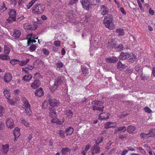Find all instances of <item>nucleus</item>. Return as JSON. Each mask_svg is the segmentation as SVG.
Segmentation results:
<instances>
[{
    "label": "nucleus",
    "mask_w": 155,
    "mask_h": 155,
    "mask_svg": "<svg viewBox=\"0 0 155 155\" xmlns=\"http://www.w3.org/2000/svg\"><path fill=\"white\" fill-rule=\"evenodd\" d=\"M93 104V110L100 111H103L104 107L103 106V102L98 100L93 101L91 103Z\"/></svg>",
    "instance_id": "nucleus-1"
},
{
    "label": "nucleus",
    "mask_w": 155,
    "mask_h": 155,
    "mask_svg": "<svg viewBox=\"0 0 155 155\" xmlns=\"http://www.w3.org/2000/svg\"><path fill=\"white\" fill-rule=\"evenodd\" d=\"M9 16L8 18L6 19V21L8 23H12L16 21V12L14 9H12L9 12Z\"/></svg>",
    "instance_id": "nucleus-2"
},
{
    "label": "nucleus",
    "mask_w": 155,
    "mask_h": 155,
    "mask_svg": "<svg viewBox=\"0 0 155 155\" xmlns=\"http://www.w3.org/2000/svg\"><path fill=\"white\" fill-rule=\"evenodd\" d=\"M44 9V6L40 4H37L33 7L32 11L35 14H41L43 13Z\"/></svg>",
    "instance_id": "nucleus-3"
},
{
    "label": "nucleus",
    "mask_w": 155,
    "mask_h": 155,
    "mask_svg": "<svg viewBox=\"0 0 155 155\" xmlns=\"http://www.w3.org/2000/svg\"><path fill=\"white\" fill-rule=\"evenodd\" d=\"M63 79V77H58L55 79L54 85L50 88L51 91H54L58 88V86L62 83Z\"/></svg>",
    "instance_id": "nucleus-4"
},
{
    "label": "nucleus",
    "mask_w": 155,
    "mask_h": 155,
    "mask_svg": "<svg viewBox=\"0 0 155 155\" xmlns=\"http://www.w3.org/2000/svg\"><path fill=\"white\" fill-rule=\"evenodd\" d=\"M81 2L83 8L87 10H89L91 6L93 5L90 0H81Z\"/></svg>",
    "instance_id": "nucleus-5"
},
{
    "label": "nucleus",
    "mask_w": 155,
    "mask_h": 155,
    "mask_svg": "<svg viewBox=\"0 0 155 155\" xmlns=\"http://www.w3.org/2000/svg\"><path fill=\"white\" fill-rule=\"evenodd\" d=\"M48 110L49 111V116L52 118L53 119L51 120V122L53 123H56L57 122V120L54 121V118H55L56 116V114L55 111L53 107H49L48 108Z\"/></svg>",
    "instance_id": "nucleus-6"
},
{
    "label": "nucleus",
    "mask_w": 155,
    "mask_h": 155,
    "mask_svg": "<svg viewBox=\"0 0 155 155\" xmlns=\"http://www.w3.org/2000/svg\"><path fill=\"white\" fill-rule=\"evenodd\" d=\"M22 108L25 109L27 115L29 116L31 115L32 111L30 110V105L29 102L22 104Z\"/></svg>",
    "instance_id": "nucleus-7"
},
{
    "label": "nucleus",
    "mask_w": 155,
    "mask_h": 155,
    "mask_svg": "<svg viewBox=\"0 0 155 155\" xmlns=\"http://www.w3.org/2000/svg\"><path fill=\"white\" fill-rule=\"evenodd\" d=\"M48 103L50 106L52 107L58 106L59 105V102L55 98H51L49 99Z\"/></svg>",
    "instance_id": "nucleus-8"
},
{
    "label": "nucleus",
    "mask_w": 155,
    "mask_h": 155,
    "mask_svg": "<svg viewBox=\"0 0 155 155\" xmlns=\"http://www.w3.org/2000/svg\"><path fill=\"white\" fill-rule=\"evenodd\" d=\"M100 151V147L97 144H94L91 148V152L93 155H94L95 154L99 153Z\"/></svg>",
    "instance_id": "nucleus-9"
},
{
    "label": "nucleus",
    "mask_w": 155,
    "mask_h": 155,
    "mask_svg": "<svg viewBox=\"0 0 155 155\" xmlns=\"http://www.w3.org/2000/svg\"><path fill=\"white\" fill-rule=\"evenodd\" d=\"M110 115L108 113H101L99 115V119L101 120H107L109 118Z\"/></svg>",
    "instance_id": "nucleus-10"
},
{
    "label": "nucleus",
    "mask_w": 155,
    "mask_h": 155,
    "mask_svg": "<svg viewBox=\"0 0 155 155\" xmlns=\"http://www.w3.org/2000/svg\"><path fill=\"white\" fill-rule=\"evenodd\" d=\"M116 45V41L113 38H112L108 41L107 44L108 47L109 48H115Z\"/></svg>",
    "instance_id": "nucleus-11"
},
{
    "label": "nucleus",
    "mask_w": 155,
    "mask_h": 155,
    "mask_svg": "<svg viewBox=\"0 0 155 155\" xmlns=\"http://www.w3.org/2000/svg\"><path fill=\"white\" fill-rule=\"evenodd\" d=\"M105 60L107 63H115L117 62L118 58L115 56H112L108 58H105Z\"/></svg>",
    "instance_id": "nucleus-12"
},
{
    "label": "nucleus",
    "mask_w": 155,
    "mask_h": 155,
    "mask_svg": "<svg viewBox=\"0 0 155 155\" xmlns=\"http://www.w3.org/2000/svg\"><path fill=\"white\" fill-rule=\"evenodd\" d=\"M6 124V126L8 128L12 129L14 127L13 121L12 118H8L7 120Z\"/></svg>",
    "instance_id": "nucleus-13"
},
{
    "label": "nucleus",
    "mask_w": 155,
    "mask_h": 155,
    "mask_svg": "<svg viewBox=\"0 0 155 155\" xmlns=\"http://www.w3.org/2000/svg\"><path fill=\"white\" fill-rule=\"evenodd\" d=\"M117 125L116 123H112L111 122H108L106 123L104 125V128L107 129L109 128L115 127Z\"/></svg>",
    "instance_id": "nucleus-14"
},
{
    "label": "nucleus",
    "mask_w": 155,
    "mask_h": 155,
    "mask_svg": "<svg viewBox=\"0 0 155 155\" xmlns=\"http://www.w3.org/2000/svg\"><path fill=\"white\" fill-rule=\"evenodd\" d=\"M113 20V16L112 15L108 14L105 17L103 22L104 23H108L111 22Z\"/></svg>",
    "instance_id": "nucleus-15"
},
{
    "label": "nucleus",
    "mask_w": 155,
    "mask_h": 155,
    "mask_svg": "<svg viewBox=\"0 0 155 155\" xmlns=\"http://www.w3.org/2000/svg\"><path fill=\"white\" fill-rule=\"evenodd\" d=\"M21 35V33L19 30L15 29L14 30L12 36L15 39H17L20 37Z\"/></svg>",
    "instance_id": "nucleus-16"
},
{
    "label": "nucleus",
    "mask_w": 155,
    "mask_h": 155,
    "mask_svg": "<svg viewBox=\"0 0 155 155\" xmlns=\"http://www.w3.org/2000/svg\"><path fill=\"white\" fill-rule=\"evenodd\" d=\"M136 130V127L132 125L129 126L127 129V131L130 134L135 133Z\"/></svg>",
    "instance_id": "nucleus-17"
},
{
    "label": "nucleus",
    "mask_w": 155,
    "mask_h": 155,
    "mask_svg": "<svg viewBox=\"0 0 155 155\" xmlns=\"http://www.w3.org/2000/svg\"><path fill=\"white\" fill-rule=\"evenodd\" d=\"M101 11H102L101 14L102 15H105L107 14L109 12V9L105 7L104 5H102L101 6Z\"/></svg>",
    "instance_id": "nucleus-18"
},
{
    "label": "nucleus",
    "mask_w": 155,
    "mask_h": 155,
    "mask_svg": "<svg viewBox=\"0 0 155 155\" xmlns=\"http://www.w3.org/2000/svg\"><path fill=\"white\" fill-rule=\"evenodd\" d=\"M129 54L121 52L120 55L119 56V58L120 60H124L128 58Z\"/></svg>",
    "instance_id": "nucleus-19"
},
{
    "label": "nucleus",
    "mask_w": 155,
    "mask_h": 155,
    "mask_svg": "<svg viewBox=\"0 0 155 155\" xmlns=\"http://www.w3.org/2000/svg\"><path fill=\"white\" fill-rule=\"evenodd\" d=\"M20 129L18 127H15L13 131V134L15 138H18L20 135Z\"/></svg>",
    "instance_id": "nucleus-20"
},
{
    "label": "nucleus",
    "mask_w": 155,
    "mask_h": 155,
    "mask_svg": "<svg viewBox=\"0 0 155 155\" xmlns=\"http://www.w3.org/2000/svg\"><path fill=\"white\" fill-rule=\"evenodd\" d=\"M35 94L36 96L38 97H41L43 94V92L42 89L40 87V88L37 89L35 92Z\"/></svg>",
    "instance_id": "nucleus-21"
},
{
    "label": "nucleus",
    "mask_w": 155,
    "mask_h": 155,
    "mask_svg": "<svg viewBox=\"0 0 155 155\" xmlns=\"http://www.w3.org/2000/svg\"><path fill=\"white\" fill-rule=\"evenodd\" d=\"M12 75L11 74L9 73H6L5 76L4 80L5 82L8 83L12 79Z\"/></svg>",
    "instance_id": "nucleus-22"
},
{
    "label": "nucleus",
    "mask_w": 155,
    "mask_h": 155,
    "mask_svg": "<svg viewBox=\"0 0 155 155\" xmlns=\"http://www.w3.org/2000/svg\"><path fill=\"white\" fill-rule=\"evenodd\" d=\"M127 129L126 127L124 126L117 127L115 130L114 133V134H117L118 131H120L121 132H124L126 131Z\"/></svg>",
    "instance_id": "nucleus-23"
},
{
    "label": "nucleus",
    "mask_w": 155,
    "mask_h": 155,
    "mask_svg": "<svg viewBox=\"0 0 155 155\" xmlns=\"http://www.w3.org/2000/svg\"><path fill=\"white\" fill-rule=\"evenodd\" d=\"M39 85V81L38 80H35L31 83V86L33 88L35 89L38 87Z\"/></svg>",
    "instance_id": "nucleus-24"
},
{
    "label": "nucleus",
    "mask_w": 155,
    "mask_h": 155,
    "mask_svg": "<svg viewBox=\"0 0 155 155\" xmlns=\"http://www.w3.org/2000/svg\"><path fill=\"white\" fill-rule=\"evenodd\" d=\"M8 100V103L10 105L13 106L15 105L17 101L18 100V98L16 99L15 98H13L12 99H10L9 98L7 99Z\"/></svg>",
    "instance_id": "nucleus-25"
},
{
    "label": "nucleus",
    "mask_w": 155,
    "mask_h": 155,
    "mask_svg": "<svg viewBox=\"0 0 155 155\" xmlns=\"http://www.w3.org/2000/svg\"><path fill=\"white\" fill-rule=\"evenodd\" d=\"M73 128L70 127L67 128L65 130V132L66 133L67 135H71L73 133Z\"/></svg>",
    "instance_id": "nucleus-26"
},
{
    "label": "nucleus",
    "mask_w": 155,
    "mask_h": 155,
    "mask_svg": "<svg viewBox=\"0 0 155 155\" xmlns=\"http://www.w3.org/2000/svg\"><path fill=\"white\" fill-rule=\"evenodd\" d=\"M3 91L4 95L5 97L7 99L10 97V90L8 89H4Z\"/></svg>",
    "instance_id": "nucleus-27"
},
{
    "label": "nucleus",
    "mask_w": 155,
    "mask_h": 155,
    "mask_svg": "<svg viewBox=\"0 0 155 155\" xmlns=\"http://www.w3.org/2000/svg\"><path fill=\"white\" fill-rule=\"evenodd\" d=\"M9 150V146L8 144L3 145L1 151L4 153H6Z\"/></svg>",
    "instance_id": "nucleus-28"
},
{
    "label": "nucleus",
    "mask_w": 155,
    "mask_h": 155,
    "mask_svg": "<svg viewBox=\"0 0 155 155\" xmlns=\"http://www.w3.org/2000/svg\"><path fill=\"white\" fill-rule=\"evenodd\" d=\"M23 27L25 29L29 30H33L36 29V28L31 27L30 26V25L28 23H25L23 25Z\"/></svg>",
    "instance_id": "nucleus-29"
},
{
    "label": "nucleus",
    "mask_w": 155,
    "mask_h": 155,
    "mask_svg": "<svg viewBox=\"0 0 155 155\" xmlns=\"http://www.w3.org/2000/svg\"><path fill=\"white\" fill-rule=\"evenodd\" d=\"M117 68L120 70L123 69L127 66L125 64L122 63L120 61H119L117 64Z\"/></svg>",
    "instance_id": "nucleus-30"
},
{
    "label": "nucleus",
    "mask_w": 155,
    "mask_h": 155,
    "mask_svg": "<svg viewBox=\"0 0 155 155\" xmlns=\"http://www.w3.org/2000/svg\"><path fill=\"white\" fill-rule=\"evenodd\" d=\"M32 78V76L31 74L24 76L22 78V80L26 81H29Z\"/></svg>",
    "instance_id": "nucleus-31"
},
{
    "label": "nucleus",
    "mask_w": 155,
    "mask_h": 155,
    "mask_svg": "<svg viewBox=\"0 0 155 155\" xmlns=\"http://www.w3.org/2000/svg\"><path fill=\"white\" fill-rule=\"evenodd\" d=\"M33 35L32 34H30L27 35V45L28 46H29L33 44V42L32 41L31 38H30V37L32 36Z\"/></svg>",
    "instance_id": "nucleus-32"
},
{
    "label": "nucleus",
    "mask_w": 155,
    "mask_h": 155,
    "mask_svg": "<svg viewBox=\"0 0 155 155\" xmlns=\"http://www.w3.org/2000/svg\"><path fill=\"white\" fill-rule=\"evenodd\" d=\"M129 56L128 60L132 63L134 62L136 59V56L132 54H129Z\"/></svg>",
    "instance_id": "nucleus-33"
},
{
    "label": "nucleus",
    "mask_w": 155,
    "mask_h": 155,
    "mask_svg": "<svg viewBox=\"0 0 155 155\" xmlns=\"http://www.w3.org/2000/svg\"><path fill=\"white\" fill-rule=\"evenodd\" d=\"M67 16L68 18L71 19H73L76 17L75 15L73 13L72 11H69L67 13Z\"/></svg>",
    "instance_id": "nucleus-34"
},
{
    "label": "nucleus",
    "mask_w": 155,
    "mask_h": 155,
    "mask_svg": "<svg viewBox=\"0 0 155 155\" xmlns=\"http://www.w3.org/2000/svg\"><path fill=\"white\" fill-rule=\"evenodd\" d=\"M104 24L106 28L110 29H112L114 28V25L111 22L107 23H104Z\"/></svg>",
    "instance_id": "nucleus-35"
},
{
    "label": "nucleus",
    "mask_w": 155,
    "mask_h": 155,
    "mask_svg": "<svg viewBox=\"0 0 155 155\" xmlns=\"http://www.w3.org/2000/svg\"><path fill=\"white\" fill-rule=\"evenodd\" d=\"M0 58L3 60H8L10 59V57L9 56L4 54H0Z\"/></svg>",
    "instance_id": "nucleus-36"
},
{
    "label": "nucleus",
    "mask_w": 155,
    "mask_h": 155,
    "mask_svg": "<svg viewBox=\"0 0 155 155\" xmlns=\"http://www.w3.org/2000/svg\"><path fill=\"white\" fill-rule=\"evenodd\" d=\"M64 113L65 115L67 117L70 118L72 117L73 113L71 110H67L64 111Z\"/></svg>",
    "instance_id": "nucleus-37"
},
{
    "label": "nucleus",
    "mask_w": 155,
    "mask_h": 155,
    "mask_svg": "<svg viewBox=\"0 0 155 155\" xmlns=\"http://www.w3.org/2000/svg\"><path fill=\"white\" fill-rule=\"evenodd\" d=\"M70 149L68 147L63 148L61 150L62 153L63 155L68 154V153H70Z\"/></svg>",
    "instance_id": "nucleus-38"
},
{
    "label": "nucleus",
    "mask_w": 155,
    "mask_h": 155,
    "mask_svg": "<svg viewBox=\"0 0 155 155\" xmlns=\"http://www.w3.org/2000/svg\"><path fill=\"white\" fill-rule=\"evenodd\" d=\"M91 147V145L89 144H87L85 146V147L84 148V150H83L82 152L81 153L83 155H86V152L87 151H88L90 148Z\"/></svg>",
    "instance_id": "nucleus-39"
},
{
    "label": "nucleus",
    "mask_w": 155,
    "mask_h": 155,
    "mask_svg": "<svg viewBox=\"0 0 155 155\" xmlns=\"http://www.w3.org/2000/svg\"><path fill=\"white\" fill-rule=\"evenodd\" d=\"M81 70L83 74L84 75H86L89 73L88 70L87 68L85 67H82Z\"/></svg>",
    "instance_id": "nucleus-40"
},
{
    "label": "nucleus",
    "mask_w": 155,
    "mask_h": 155,
    "mask_svg": "<svg viewBox=\"0 0 155 155\" xmlns=\"http://www.w3.org/2000/svg\"><path fill=\"white\" fill-rule=\"evenodd\" d=\"M57 133L61 138H64L65 137V132L64 131L61 130H58Z\"/></svg>",
    "instance_id": "nucleus-41"
},
{
    "label": "nucleus",
    "mask_w": 155,
    "mask_h": 155,
    "mask_svg": "<svg viewBox=\"0 0 155 155\" xmlns=\"http://www.w3.org/2000/svg\"><path fill=\"white\" fill-rule=\"evenodd\" d=\"M37 0H32L28 3V5H26L25 6H26L28 9H29L31 7L35 2Z\"/></svg>",
    "instance_id": "nucleus-42"
},
{
    "label": "nucleus",
    "mask_w": 155,
    "mask_h": 155,
    "mask_svg": "<svg viewBox=\"0 0 155 155\" xmlns=\"http://www.w3.org/2000/svg\"><path fill=\"white\" fill-rule=\"evenodd\" d=\"M103 139L104 137H99L97 138V139L96 140V144H97L98 145L102 142Z\"/></svg>",
    "instance_id": "nucleus-43"
},
{
    "label": "nucleus",
    "mask_w": 155,
    "mask_h": 155,
    "mask_svg": "<svg viewBox=\"0 0 155 155\" xmlns=\"http://www.w3.org/2000/svg\"><path fill=\"white\" fill-rule=\"evenodd\" d=\"M4 53L6 54H9L10 51V48L8 47V46L5 45L4 46Z\"/></svg>",
    "instance_id": "nucleus-44"
},
{
    "label": "nucleus",
    "mask_w": 155,
    "mask_h": 155,
    "mask_svg": "<svg viewBox=\"0 0 155 155\" xmlns=\"http://www.w3.org/2000/svg\"><path fill=\"white\" fill-rule=\"evenodd\" d=\"M56 65L57 68H61L63 66L64 64L62 62L58 61L56 63Z\"/></svg>",
    "instance_id": "nucleus-45"
},
{
    "label": "nucleus",
    "mask_w": 155,
    "mask_h": 155,
    "mask_svg": "<svg viewBox=\"0 0 155 155\" xmlns=\"http://www.w3.org/2000/svg\"><path fill=\"white\" fill-rule=\"evenodd\" d=\"M19 61L18 60L14 59L10 60L9 62L12 65H14L17 63V62Z\"/></svg>",
    "instance_id": "nucleus-46"
},
{
    "label": "nucleus",
    "mask_w": 155,
    "mask_h": 155,
    "mask_svg": "<svg viewBox=\"0 0 155 155\" xmlns=\"http://www.w3.org/2000/svg\"><path fill=\"white\" fill-rule=\"evenodd\" d=\"M116 32L118 33L119 35H124V30L120 28L116 30Z\"/></svg>",
    "instance_id": "nucleus-47"
},
{
    "label": "nucleus",
    "mask_w": 155,
    "mask_h": 155,
    "mask_svg": "<svg viewBox=\"0 0 155 155\" xmlns=\"http://www.w3.org/2000/svg\"><path fill=\"white\" fill-rule=\"evenodd\" d=\"M36 48V46L35 45H31L29 48L30 51L31 52L35 51Z\"/></svg>",
    "instance_id": "nucleus-48"
},
{
    "label": "nucleus",
    "mask_w": 155,
    "mask_h": 155,
    "mask_svg": "<svg viewBox=\"0 0 155 155\" xmlns=\"http://www.w3.org/2000/svg\"><path fill=\"white\" fill-rule=\"evenodd\" d=\"M135 70L138 72H141L142 70L141 67L139 65H137L135 68Z\"/></svg>",
    "instance_id": "nucleus-49"
},
{
    "label": "nucleus",
    "mask_w": 155,
    "mask_h": 155,
    "mask_svg": "<svg viewBox=\"0 0 155 155\" xmlns=\"http://www.w3.org/2000/svg\"><path fill=\"white\" fill-rule=\"evenodd\" d=\"M21 121L22 123L26 127H28L29 126V123L25 120H22Z\"/></svg>",
    "instance_id": "nucleus-50"
},
{
    "label": "nucleus",
    "mask_w": 155,
    "mask_h": 155,
    "mask_svg": "<svg viewBox=\"0 0 155 155\" xmlns=\"http://www.w3.org/2000/svg\"><path fill=\"white\" fill-rule=\"evenodd\" d=\"M0 9L2 12H4L7 9V8L6 7L4 3H3L2 5L0 7Z\"/></svg>",
    "instance_id": "nucleus-51"
},
{
    "label": "nucleus",
    "mask_w": 155,
    "mask_h": 155,
    "mask_svg": "<svg viewBox=\"0 0 155 155\" xmlns=\"http://www.w3.org/2000/svg\"><path fill=\"white\" fill-rule=\"evenodd\" d=\"M144 110L145 112L148 113H150L152 112V110L148 107H144Z\"/></svg>",
    "instance_id": "nucleus-52"
},
{
    "label": "nucleus",
    "mask_w": 155,
    "mask_h": 155,
    "mask_svg": "<svg viewBox=\"0 0 155 155\" xmlns=\"http://www.w3.org/2000/svg\"><path fill=\"white\" fill-rule=\"evenodd\" d=\"M5 112L4 109L3 107L0 106V117H1Z\"/></svg>",
    "instance_id": "nucleus-53"
},
{
    "label": "nucleus",
    "mask_w": 155,
    "mask_h": 155,
    "mask_svg": "<svg viewBox=\"0 0 155 155\" xmlns=\"http://www.w3.org/2000/svg\"><path fill=\"white\" fill-rule=\"evenodd\" d=\"M133 70L132 68H128L126 70V73L127 74H131L133 72Z\"/></svg>",
    "instance_id": "nucleus-54"
},
{
    "label": "nucleus",
    "mask_w": 155,
    "mask_h": 155,
    "mask_svg": "<svg viewBox=\"0 0 155 155\" xmlns=\"http://www.w3.org/2000/svg\"><path fill=\"white\" fill-rule=\"evenodd\" d=\"M155 132V130H154L152 129L149 130V133L150 134L151 133H153V134H151L148 137H155V134H154V133Z\"/></svg>",
    "instance_id": "nucleus-55"
},
{
    "label": "nucleus",
    "mask_w": 155,
    "mask_h": 155,
    "mask_svg": "<svg viewBox=\"0 0 155 155\" xmlns=\"http://www.w3.org/2000/svg\"><path fill=\"white\" fill-rule=\"evenodd\" d=\"M91 1V4H92L93 5H96L97 4L100 2V0H90Z\"/></svg>",
    "instance_id": "nucleus-56"
},
{
    "label": "nucleus",
    "mask_w": 155,
    "mask_h": 155,
    "mask_svg": "<svg viewBox=\"0 0 155 155\" xmlns=\"http://www.w3.org/2000/svg\"><path fill=\"white\" fill-rule=\"evenodd\" d=\"M43 53L46 55H48L49 53V51L46 48H44L42 50Z\"/></svg>",
    "instance_id": "nucleus-57"
},
{
    "label": "nucleus",
    "mask_w": 155,
    "mask_h": 155,
    "mask_svg": "<svg viewBox=\"0 0 155 155\" xmlns=\"http://www.w3.org/2000/svg\"><path fill=\"white\" fill-rule=\"evenodd\" d=\"M21 100L23 102V104H25L26 103H28V102L27 99H26L25 97H22Z\"/></svg>",
    "instance_id": "nucleus-58"
},
{
    "label": "nucleus",
    "mask_w": 155,
    "mask_h": 155,
    "mask_svg": "<svg viewBox=\"0 0 155 155\" xmlns=\"http://www.w3.org/2000/svg\"><path fill=\"white\" fill-rule=\"evenodd\" d=\"M115 48L118 49L119 50L121 51L123 50L124 47L122 44H120L117 46V47H116Z\"/></svg>",
    "instance_id": "nucleus-59"
},
{
    "label": "nucleus",
    "mask_w": 155,
    "mask_h": 155,
    "mask_svg": "<svg viewBox=\"0 0 155 155\" xmlns=\"http://www.w3.org/2000/svg\"><path fill=\"white\" fill-rule=\"evenodd\" d=\"M25 17L23 16H21L19 18H18L17 20L16 19V22H20V21L23 20L24 19Z\"/></svg>",
    "instance_id": "nucleus-60"
},
{
    "label": "nucleus",
    "mask_w": 155,
    "mask_h": 155,
    "mask_svg": "<svg viewBox=\"0 0 155 155\" xmlns=\"http://www.w3.org/2000/svg\"><path fill=\"white\" fill-rule=\"evenodd\" d=\"M149 133L144 134L142 133L140 134V136L142 138H147V136L149 135Z\"/></svg>",
    "instance_id": "nucleus-61"
},
{
    "label": "nucleus",
    "mask_w": 155,
    "mask_h": 155,
    "mask_svg": "<svg viewBox=\"0 0 155 155\" xmlns=\"http://www.w3.org/2000/svg\"><path fill=\"white\" fill-rule=\"evenodd\" d=\"M54 45L57 47H59L60 45V42L59 41H56L54 42Z\"/></svg>",
    "instance_id": "nucleus-62"
},
{
    "label": "nucleus",
    "mask_w": 155,
    "mask_h": 155,
    "mask_svg": "<svg viewBox=\"0 0 155 155\" xmlns=\"http://www.w3.org/2000/svg\"><path fill=\"white\" fill-rule=\"evenodd\" d=\"M78 0H71L69 2V4L72 5L74 4H76Z\"/></svg>",
    "instance_id": "nucleus-63"
},
{
    "label": "nucleus",
    "mask_w": 155,
    "mask_h": 155,
    "mask_svg": "<svg viewBox=\"0 0 155 155\" xmlns=\"http://www.w3.org/2000/svg\"><path fill=\"white\" fill-rule=\"evenodd\" d=\"M28 0H19L18 2V3L19 5H22L25 2H27Z\"/></svg>",
    "instance_id": "nucleus-64"
}]
</instances>
